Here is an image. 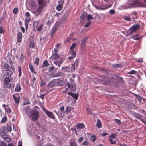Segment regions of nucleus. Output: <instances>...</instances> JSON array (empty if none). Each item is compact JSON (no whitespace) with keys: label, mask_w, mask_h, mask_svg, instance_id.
<instances>
[{"label":"nucleus","mask_w":146,"mask_h":146,"mask_svg":"<svg viewBox=\"0 0 146 146\" xmlns=\"http://www.w3.org/2000/svg\"><path fill=\"white\" fill-rule=\"evenodd\" d=\"M72 108L71 107L67 106L66 109V111L67 112L66 113H68L70 112Z\"/></svg>","instance_id":"nucleus-26"},{"label":"nucleus","mask_w":146,"mask_h":146,"mask_svg":"<svg viewBox=\"0 0 146 146\" xmlns=\"http://www.w3.org/2000/svg\"><path fill=\"white\" fill-rule=\"evenodd\" d=\"M22 34L21 32H19L17 33V42H21V41Z\"/></svg>","instance_id":"nucleus-14"},{"label":"nucleus","mask_w":146,"mask_h":146,"mask_svg":"<svg viewBox=\"0 0 146 146\" xmlns=\"http://www.w3.org/2000/svg\"><path fill=\"white\" fill-rule=\"evenodd\" d=\"M18 69L19 73V76H21V68L20 66L18 67Z\"/></svg>","instance_id":"nucleus-47"},{"label":"nucleus","mask_w":146,"mask_h":146,"mask_svg":"<svg viewBox=\"0 0 146 146\" xmlns=\"http://www.w3.org/2000/svg\"><path fill=\"white\" fill-rule=\"evenodd\" d=\"M29 68L30 69V70H31V72L32 73H34L35 74L36 72H35L33 66L31 64H29Z\"/></svg>","instance_id":"nucleus-24"},{"label":"nucleus","mask_w":146,"mask_h":146,"mask_svg":"<svg viewBox=\"0 0 146 146\" xmlns=\"http://www.w3.org/2000/svg\"><path fill=\"white\" fill-rule=\"evenodd\" d=\"M63 81L62 80H61L58 82V85L59 86H61L63 85Z\"/></svg>","instance_id":"nucleus-39"},{"label":"nucleus","mask_w":146,"mask_h":146,"mask_svg":"<svg viewBox=\"0 0 146 146\" xmlns=\"http://www.w3.org/2000/svg\"><path fill=\"white\" fill-rule=\"evenodd\" d=\"M48 71L49 72H52L54 69V67L53 66H51L48 68Z\"/></svg>","instance_id":"nucleus-60"},{"label":"nucleus","mask_w":146,"mask_h":146,"mask_svg":"<svg viewBox=\"0 0 146 146\" xmlns=\"http://www.w3.org/2000/svg\"><path fill=\"white\" fill-rule=\"evenodd\" d=\"M82 144L83 145H88V141H84L83 143H82Z\"/></svg>","instance_id":"nucleus-62"},{"label":"nucleus","mask_w":146,"mask_h":146,"mask_svg":"<svg viewBox=\"0 0 146 146\" xmlns=\"http://www.w3.org/2000/svg\"><path fill=\"white\" fill-rule=\"evenodd\" d=\"M3 73L4 76H6L11 77L13 74V72L9 70H7L3 71Z\"/></svg>","instance_id":"nucleus-8"},{"label":"nucleus","mask_w":146,"mask_h":146,"mask_svg":"<svg viewBox=\"0 0 146 146\" xmlns=\"http://www.w3.org/2000/svg\"><path fill=\"white\" fill-rule=\"evenodd\" d=\"M30 4L32 7H34L36 4L35 1L33 0H31L30 1Z\"/></svg>","instance_id":"nucleus-36"},{"label":"nucleus","mask_w":146,"mask_h":146,"mask_svg":"<svg viewBox=\"0 0 146 146\" xmlns=\"http://www.w3.org/2000/svg\"><path fill=\"white\" fill-rule=\"evenodd\" d=\"M68 14L67 12L65 13L63 16L62 19L64 20H65L68 16Z\"/></svg>","instance_id":"nucleus-45"},{"label":"nucleus","mask_w":146,"mask_h":146,"mask_svg":"<svg viewBox=\"0 0 146 146\" xmlns=\"http://www.w3.org/2000/svg\"><path fill=\"white\" fill-rule=\"evenodd\" d=\"M87 37H84L81 40V45H85L87 42Z\"/></svg>","instance_id":"nucleus-16"},{"label":"nucleus","mask_w":146,"mask_h":146,"mask_svg":"<svg viewBox=\"0 0 146 146\" xmlns=\"http://www.w3.org/2000/svg\"><path fill=\"white\" fill-rule=\"evenodd\" d=\"M54 53L52 54V56L50 58V60L51 59H54L55 61H57L60 58V56L58 54V51L57 49H55L54 50Z\"/></svg>","instance_id":"nucleus-5"},{"label":"nucleus","mask_w":146,"mask_h":146,"mask_svg":"<svg viewBox=\"0 0 146 146\" xmlns=\"http://www.w3.org/2000/svg\"><path fill=\"white\" fill-rule=\"evenodd\" d=\"M87 111L88 114L91 115L92 114V112L90 109H87Z\"/></svg>","instance_id":"nucleus-56"},{"label":"nucleus","mask_w":146,"mask_h":146,"mask_svg":"<svg viewBox=\"0 0 146 146\" xmlns=\"http://www.w3.org/2000/svg\"><path fill=\"white\" fill-rule=\"evenodd\" d=\"M39 59L38 58H36L34 62L35 64L37 65H38L39 64Z\"/></svg>","instance_id":"nucleus-37"},{"label":"nucleus","mask_w":146,"mask_h":146,"mask_svg":"<svg viewBox=\"0 0 146 146\" xmlns=\"http://www.w3.org/2000/svg\"><path fill=\"white\" fill-rule=\"evenodd\" d=\"M124 19L126 20H127V21H131V19H130V17H128V16H125L124 17Z\"/></svg>","instance_id":"nucleus-53"},{"label":"nucleus","mask_w":146,"mask_h":146,"mask_svg":"<svg viewBox=\"0 0 146 146\" xmlns=\"http://www.w3.org/2000/svg\"><path fill=\"white\" fill-rule=\"evenodd\" d=\"M13 97L14 99L15 102L17 103H19V99L15 96V95L14 94L13 95Z\"/></svg>","instance_id":"nucleus-25"},{"label":"nucleus","mask_w":146,"mask_h":146,"mask_svg":"<svg viewBox=\"0 0 146 146\" xmlns=\"http://www.w3.org/2000/svg\"><path fill=\"white\" fill-rule=\"evenodd\" d=\"M70 54L72 56H74L75 57L76 56V53L74 51L72 50L70 52Z\"/></svg>","instance_id":"nucleus-43"},{"label":"nucleus","mask_w":146,"mask_h":146,"mask_svg":"<svg viewBox=\"0 0 146 146\" xmlns=\"http://www.w3.org/2000/svg\"><path fill=\"white\" fill-rule=\"evenodd\" d=\"M3 67L5 70H9L10 68V66L7 63H5L3 66Z\"/></svg>","instance_id":"nucleus-22"},{"label":"nucleus","mask_w":146,"mask_h":146,"mask_svg":"<svg viewBox=\"0 0 146 146\" xmlns=\"http://www.w3.org/2000/svg\"><path fill=\"white\" fill-rule=\"evenodd\" d=\"M83 139L84 138L83 137H81L78 139V143H80L83 140Z\"/></svg>","instance_id":"nucleus-59"},{"label":"nucleus","mask_w":146,"mask_h":146,"mask_svg":"<svg viewBox=\"0 0 146 146\" xmlns=\"http://www.w3.org/2000/svg\"><path fill=\"white\" fill-rule=\"evenodd\" d=\"M24 56L23 54H22L20 56V59H19V62L20 63H22L23 61Z\"/></svg>","instance_id":"nucleus-27"},{"label":"nucleus","mask_w":146,"mask_h":146,"mask_svg":"<svg viewBox=\"0 0 146 146\" xmlns=\"http://www.w3.org/2000/svg\"><path fill=\"white\" fill-rule=\"evenodd\" d=\"M77 129H82L84 128L85 126L84 124L82 123L77 124L76 125Z\"/></svg>","instance_id":"nucleus-15"},{"label":"nucleus","mask_w":146,"mask_h":146,"mask_svg":"<svg viewBox=\"0 0 146 146\" xmlns=\"http://www.w3.org/2000/svg\"><path fill=\"white\" fill-rule=\"evenodd\" d=\"M114 75L115 76V77H114V78H116L117 80H122V79L121 77L119 76L116 74H114Z\"/></svg>","instance_id":"nucleus-46"},{"label":"nucleus","mask_w":146,"mask_h":146,"mask_svg":"<svg viewBox=\"0 0 146 146\" xmlns=\"http://www.w3.org/2000/svg\"><path fill=\"white\" fill-rule=\"evenodd\" d=\"M18 9L17 8H16L14 9L13 12L14 14H17L18 13Z\"/></svg>","instance_id":"nucleus-42"},{"label":"nucleus","mask_w":146,"mask_h":146,"mask_svg":"<svg viewBox=\"0 0 146 146\" xmlns=\"http://www.w3.org/2000/svg\"><path fill=\"white\" fill-rule=\"evenodd\" d=\"M46 94H41L39 97L42 99H43L44 98V96Z\"/></svg>","instance_id":"nucleus-64"},{"label":"nucleus","mask_w":146,"mask_h":146,"mask_svg":"<svg viewBox=\"0 0 146 146\" xmlns=\"http://www.w3.org/2000/svg\"><path fill=\"white\" fill-rule=\"evenodd\" d=\"M111 6V5H110V6H109V7H99V6L97 7H96V8L98 9H100L104 10V9H106V8H108L110 7Z\"/></svg>","instance_id":"nucleus-28"},{"label":"nucleus","mask_w":146,"mask_h":146,"mask_svg":"<svg viewBox=\"0 0 146 146\" xmlns=\"http://www.w3.org/2000/svg\"><path fill=\"white\" fill-rule=\"evenodd\" d=\"M79 60L78 59H77L75 62L73 64H74V65H75L76 66H77L79 64Z\"/></svg>","instance_id":"nucleus-54"},{"label":"nucleus","mask_w":146,"mask_h":146,"mask_svg":"<svg viewBox=\"0 0 146 146\" xmlns=\"http://www.w3.org/2000/svg\"><path fill=\"white\" fill-rule=\"evenodd\" d=\"M61 4H58L56 7V9L58 11H60L62 8V5L63 4L64 2V1L63 0H61L60 1Z\"/></svg>","instance_id":"nucleus-12"},{"label":"nucleus","mask_w":146,"mask_h":146,"mask_svg":"<svg viewBox=\"0 0 146 146\" xmlns=\"http://www.w3.org/2000/svg\"><path fill=\"white\" fill-rule=\"evenodd\" d=\"M60 59L61 60H60L59 61L58 60L57 61H54V64H55L56 65H57L58 63H59L60 64L62 63L63 62V61L61 59V58Z\"/></svg>","instance_id":"nucleus-34"},{"label":"nucleus","mask_w":146,"mask_h":146,"mask_svg":"<svg viewBox=\"0 0 146 146\" xmlns=\"http://www.w3.org/2000/svg\"><path fill=\"white\" fill-rule=\"evenodd\" d=\"M4 82L6 84H8L10 82V79L8 77H6L4 80Z\"/></svg>","instance_id":"nucleus-20"},{"label":"nucleus","mask_w":146,"mask_h":146,"mask_svg":"<svg viewBox=\"0 0 146 146\" xmlns=\"http://www.w3.org/2000/svg\"><path fill=\"white\" fill-rule=\"evenodd\" d=\"M67 85L68 87L70 89V91H76V84L72 80L70 79L69 81L67 82Z\"/></svg>","instance_id":"nucleus-4"},{"label":"nucleus","mask_w":146,"mask_h":146,"mask_svg":"<svg viewBox=\"0 0 146 146\" xmlns=\"http://www.w3.org/2000/svg\"><path fill=\"white\" fill-rule=\"evenodd\" d=\"M58 25H56L53 28L52 31L55 33L57 29L58 28Z\"/></svg>","instance_id":"nucleus-31"},{"label":"nucleus","mask_w":146,"mask_h":146,"mask_svg":"<svg viewBox=\"0 0 146 146\" xmlns=\"http://www.w3.org/2000/svg\"><path fill=\"white\" fill-rule=\"evenodd\" d=\"M14 86V84L12 83H11L9 84L8 88H13Z\"/></svg>","instance_id":"nucleus-58"},{"label":"nucleus","mask_w":146,"mask_h":146,"mask_svg":"<svg viewBox=\"0 0 146 146\" xmlns=\"http://www.w3.org/2000/svg\"><path fill=\"white\" fill-rule=\"evenodd\" d=\"M85 17H84V15L82 14L81 15L80 18V21L81 22H82L84 21V20L85 19Z\"/></svg>","instance_id":"nucleus-41"},{"label":"nucleus","mask_w":146,"mask_h":146,"mask_svg":"<svg viewBox=\"0 0 146 146\" xmlns=\"http://www.w3.org/2000/svg\"><path fill=\"white\" fill-rule=\"evenodd\" d=\"M27 115L29 119L33 121H36L38 120L39 116L38 111L35 110H27L26 111Z\"/></svg>","instance_id":"nucleus-2"},{"label":"nucleus","mask_w":146,"mask_h":146,"mask_svg":"<svg viewBox=\"0 0 146 146\" xmlns=\"http://www.w3.org/2000/svg\"><path fill=\"white\" fill-rule=\"evenodd\" d=\"M38 2V6L35 7L32 12L36 16H38L43 12V10L46 5V3L45 0H37Z\"/></svg>","instance_id":"nucleus-1"},{"label":"nucleus","mask_w":146,"mask_h":146,"mask_svg":"<svg viewBox=\"0 0 146 146\" xmlns=\"http://www.w3.org/2000/svg\"><path fill=\"white\" fill-rule=\"evenodd\" d=\"M109 79L106 77H104L101 80L100 82L102 84L108 85L110 82Z\"/></svg>","instance_id":"nucleus-6"},{"label":"nucleus","mask_w":146,"mask_h":146,"mask_svg":"<svg viewBox=\"0 0 146 146\" xmlns=\"http://www.w3.org/2000/svg\"><path fill=\"white\" fill-rule=\"evenodd\" d=\"M44 111L49 117L53 119L55 118V116L53 114V113L52 112L47 110L45 108L44 109Z\"/></svg>","instance_id":"nucleus-7"},{"label":"nucleus","mask_w":146,"mask_h":146,"mask_svg":"<svg viewBox=\"0 0 146 146\" xmlns=\"http://www.w3.org/2000/svg\"><path fill=\"white\" fill-rule=\"evenodd\" d=\"M110 13L111 14H113L115 13V11L114 10H111L109 11Z\"/></svg>","instance_id":"nucleus-63"},{"label":"nucleus","mask_w":146,"mask_h":146,"mask_svg":"<svg viewBox=\"0 0 146 146\" xmlns=\"http://www.w3.org/2000/svg\"><path fill=\"white\" fill-rule=\"evenodd\" d=\"M121 66V64H115L112 65V66L114 68H120Z\"/></svg>","instance_id":"nucleus-38"},{"label":"nucleus","mask_w":146,"mask_h":146,"mask_svg":"<svg viewBox=\"0 0 146 146\" xmlns=\"http://www.w3.org/2000/svg\"><path fill=\"white\" fill-rule=\"evenodd\" d=\"M68 94L71 96L73 98L76 99V100L78 99V95L76 93H74L70 92H68Z\"/></svg>","instance_id":"nucleus-13"},{"label":"nucleus","mask_w":146,"mask_h":146,"mask_svg":"<svg viewBox=\"0 0 146 146\" xmlns=\"http://www.w3.org/2000/svg\"><path fill=\"white\" fill-rule=\"evenodd\" d=\"M21 89L20 85L19 84H17L16 87L15 88V92H19L20 91Z\"/></svg>","instance_id":"nucleus-19"},{"label":"nucleus","mask_w":146,"mask_h":146,"mask_svg":"<svg viewBox=\"0 0 146 146\" xmlns=\"http://www.w3.org/2000/svg\"><path fill=\"white\" fill-rule=\"evenodd\" d=\"M131 38L136 40H141L142 38V37L139 34H136L133 35L131 36Z\"/></svg>","instance_id":"nucleus-9"},{"label":"nucleus","mask_w":146,"mask_h":146,"mask_svg":"<svg viewBox=\"0 0 146 146\" xmlns=\"http://www.w3.org/2000/svg\"><path fill=\"white\" fill-rule=\"evenodd\" d=\"M49 64L48 61L47 60H45L40 67L41 68H44V67H46L48 66Z\"/></svg>","instance_id":"nucleus-18"},{"label":"nucleus","mask_w":146,"mask_h":146,"mask_svg":"<svg viewBox=\"0 0 146 146\" xmlns=\"http://www.w3.org/2000/svg\"><path fill=\"white\" fill-rule=\"evenodd\" d=\"M97 70L101 71L102 73H106L107 72V70L99 67H96Z\"/></svg>","instance_id":"nucleus-17"},{"label":"nucleus","mask_w":146,"mask_h":146,"mask_svg":"<svg viewBox=\"0 0 146 146\" xmlns=\"http://www.w3.org/2000/svg\"><path fill=\"white\" fill-rule=\"evenodd\" d=\"M139 25L138 24H135L133 25L128 30V35L127 36L131 35L135 33L139 29Z\"/></svg>","instance_id":"nucleus-3"},{"label":"nucleus","mask_w":146,"mask_h":146,"mask_svg":"<svg viewBox=\"0 0 146 146\" xmlns=\"http://www.w3.org/2000/svg\"><path fill=\"white\" fill-rule=\"evenodd\" d=\"M135 116L137 118L139 119L144 124L145 123V122L142 119V116L139 114L137 113H135Z\"/></svg>","instance_id":"nucleus-11"},{"label":"nucleus","mask_w":146,"mask_h":146,"mask_svg":"<svg viewBox=\"0 0 146 146\" xmlns=\"http://www.w3.org/2000/svg\"><path fill=\"white\" fill-rule=\"evenodd\" d=\"M30 21V19L29 18H26L25 20V28H27L28 22Z\"/></svg>","instance_id":"nucleus-21"},{"label":"nucleus","mask_w":146,"mask_h":146,"mask_svg":"<svg viewBox=\"0 0 146 146\" xmlns=\"http://www.w3.org/2000/svg\"><path fill=\"white\" fill-rule=\"evenodd\" d=\"M43 25H40L37 29V30L39 31H40L42 29Z\"/></svg>","instance_id":"nucleus-57"},{"label":"nucleus","mask_w":146,"mask_h":146,"mask_svg":"<svg viewBox=\"0 0 146 146\" xmlns=\"http://www.w3.org/2000/svg\"><path fill=\"white\" fill-rule=\"evenodd\" d=\"M76 44L75 43H73L71 46L70 48V49L72 50L74 48L76 47Z\"/></svg>","instance_id":"nucleus-48"},{"label":"nucleus","mask_w":146,"mask_h":146,"mask_svg":"<svg viewBox=\"0 0 146 146\" xmlns=\"http://www.w3.org/2000/svg\"><path fill=\"white\" fill-rule=\"evenodd\" d=\"M136 73V71L135 70H132L130 71L129 72H127V74H135Z\"/></svg>","instance_id":"nucleus-49"},{"label":"nucleus","mask_w":146,"mask_h":146,"mask_svg":"<svg viewBox=\"0 0 146 146\" xmlns=\"http://www.w3.org/2000/svg\"><path fill=\"white\" fill-rule=\"evenodd\" d=\"M92 19H93V18L92 17L90 14H89L88 15L87 17V20H89Z\"/></svg>","instance_id":"nucleus-40"},{"label":"nucleus","mask_w":146,"mask_h":146,"mask_svg":"<svg viewBox=\"0 0 146 146\" xmlns=\"http://www.w3.org/2000/svg\"><path fill=\"white\" fill-rule=\"evenodd\" d=\"M64 76L63 73L61 72H58L56 74L55 76L56 77L61 76Z\"/></svg>","instance_id":"nucleus-30"},{"label":"nucleus","mask_w":146,"mask_h":146,"mask_svg":"<svg viewBox=\"0 0 146 146\" xmlns=\"http://www.w3.org/2000/svg\"><path fill=\"white\" fill-rule=\"evenodd\" d=\"M97 127L98 128H100L101 127V124L100 120L98 119L97 120L96 123Z\"/></svg>","instance_id":"nucleus-23"},{"label":"nucleus","mask_w":146,"mask_h":146,"mask_svg":"<svg viewBox=\"0 0 146 146\" xmlns=\"http://www.w3.org/2000/svg\"><path fill=\"white\" fill-rule=\"evenodd\" d=\"M117 135L115 133H113L110 136V137L112 138H114L116 137Z\"/></svg>","instance_id":"nucleus-52"},{"label":"nucleus","mask_w":146,"mask_h":146,"mask_svg":"<svg viewBox=\"0 0 146 146\" xmlns=\"http://www.w3.org/2000/svg\"><path fill=\"white\" fill-rule=\"evenodd\" d=\"M96 139V136L93 135L90 138V140L92 141L93 142H95V141Z\"/></svg>","instance_id":"nucleus-32"},{"label":"nucleus","mask_w":146,"mask_h":146,"mask_svg":"<svg viewBox=\"0 0 146 146\" xmlns=\"http://www.w3.org/2000/svg\"><path fill=\"white\" fill-rule=\"evenodd\" d=\"M91 23V22L90 21H89L85 25V27H88L90 25Z\"/></svg>","instance_id":"nucleus-51"},{"label":"nucleus","mask_w":146,"mask_h":146,"mask_svg":"<svg viewBox=\"0 0 146 146\" xmlns=\"http://www.w3.org/2000/svg\"><path fill=\"white\" fill-rule=\"evenodd\" d=\"M70 146H78L76 143L73 142H71L70 143Z\"/></svg>","instance_id":"nucleus-61"},{"label":"nucleus","mask_w":146,"mask_h":146,"mask_svg":"<svg viewBox=\"0 0 146 146\" xmlns=\"http://www.w3.org/2000/svg\"><path fill=\"white\" fill-rule=\"evenodd\" d=\"M29 46L30 47H31V48H35L34 44L33 43L30 42Z\"/></svg>","instance_id":"nucleus-55"},{"label":"nucleus","mask_w":146,"mask_h":146,"mask_svg":"<svg viewBox=\"0 0 146 146\" xmlns=\"http://www.w3.org/2000/svg\"><path fill=\"white\" fill-rule=\"evenodd\" d=\"M0 146H7L6 144L4 142L1 141L0 142Z\"/></svg>","instance_id":"nucleus-44"},{"label":"nucleus","mask_w":146,"mask_h":146,"mask_svg":"<svg viewBox=\"0 0 146 146\" xmlns=\"http://www.w3.org/2000/svg\"><path fill=\"white\" fill-rule=\"evenodd\" d=\"M138 5L140 6L143 7H146V5L143 2H139Z\"/></svg>","instance_id":"nucleus-35"},{"label":"nucleus","mask_w":146,"mask_h":146,"mask_svg":"<svg viewBox=\"0 0 146 146\" xmlns=\"http://www.w3.org/2000/svg\"><path fill=\"white\" fill-rule=\"evenodd\" d=\"M7 129L9 132H10L12 130L11 124H7Z\"/></svg>","instance_id":"nucleus-29"},{"label":"nucleus","mask_w":146,"mask_h":146,"mask_svg":"<svg viewBox=\"0 0 146 146\" xmlns=\"http://www.w3.org/2000/svg\"><path fill=\"white\" fill-rule=\"evenodd\" d=\"M56 79H54L52 80L49 84L48 86L50 88L53 87L55 86L56 84Z\"/></svg>","instance_id":"nucleus-10"},{"label":"nucleus","mask_w":146,"mask_h":146,"mask_svg":"<svg viewBox=\"0 0 146 146\" xmlns=\"http://www.w3.org/2000/svg\"><path fill=\"white\" fill-rule=\"evenodd\" d=\"M4 140L6 141L9 142L11 141V139L8 137H4Z\"/></svg>","instance_id":"nucleus-50"},{"label":"nucleus","mask_w":146,"mask_h":146,"mask_svg":"<svg viewBox=\"0 0 146 146\" xmlns=\"http://www.w3.org/2000/svg\"><path fill=\"white\" fill-rule=\"evenodd\" d=\"M7 117L6 116H4L3 118H2L1 121V122L2 123H5L7 121Z\"/></svg>","instance_id":"nucleus-33"}]
</instances>
